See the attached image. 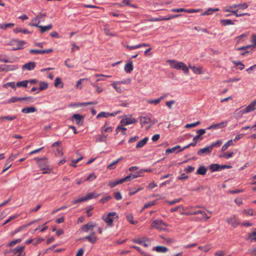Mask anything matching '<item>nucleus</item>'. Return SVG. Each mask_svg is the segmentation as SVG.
<instances>
[{
    "instance_id": "bb28decb",
    "label": "nucleus",
    "mask_w": 256,
    "mask_h": 256,
    "mask_svg": "<svg viewBox=\"0 0 256 256\" xmlns=\"http://www.w3.org/2000/svg\"><path fill=\"white\" fill-rule=\"evenodd\" d=\"M248 46H242V47H240V48H239L237 49L238 50H246V52H240V54L242 55H244L246 54V53H248L249 52L250 50H252L253 48H248Z\"/></svg>"
},
{
    "instance_id": "1a4fd4ad",
    "label": "nucleus",
    "mask_w": 256,
    "mask_h": 256,
    "mask_svg": "<svg viewBox=\"0 0 256 256\" xmlns=\"http://www.w3.org/2000/svg\"><path fill=\"white\" fill-rule=\"evenodd\" d=\"M226 222L234 228L237 227L240 224V220L235 216L227 218Z\"/></svg>"
},
{
    "instance_id": "bf43d9fd",
    "label": "nucleus",
    "mask_w": 256,
    "mask_h": 256,
    "mask_svg": "<svg viewBox=\"0 0 256 256\" xmlns=\"http://www.w3.org/2000/svg\"><path fill=\"white\" fill-rule=\"evenodd\" d=\"M107 138V136H105L104 134H102V136H99L97 140V142H106Z\"/></svg>"
},
{
    "instance_id": "13d9d810",
    "label": "nucleus",
    "mask_w": 256,
    "mask_h": 256,
    "mask_svg": "<svg viewBox=\"0 0 256 256\" xmlns=\"http://www.w3.org/2000/svg\"><path fill=\"white\" fill-rule=\"evenodd\" d=\"M162 100V98H158L156 100H148V102L150 104H154L155 105H156L158 104H159Z\"/></svg>"
},
{
    "instance_id": "680f3d73",
    "label": "nucleus",
    "mask_w": 256,
    "mask_h": 256,
    "mask_svg": "<svg viewBox=\"0 0 256 256\" xmlns=\"http://www.w3.org/2000/svg\"><path fill=\"white\" fill-rule=\"evenodd\" d=\"M232 62L236 66H241V68H238V69L240 70H242L244 68V65L240 62H236L234 60H232Z\"/></svg>"
},
{
    "instance_id": "0e129e2a",
    "label": "nucleus",
    "mask_w": 256,
    "mask_h": 256,
    "mask_svg": "<svg viewBox=\"0 0 256 256\" xmlns=\"http://www.w3.org/2000/svg\"><path fill=\"white\" fill-rule=\"evenodd\" d=\"M14 31L15 33H18L20 32H23L24 34H30V32L27 30H22L21 28H15L14 29Z\"/></svg>"
},
{
    "instance_id": "c85d7f7f",
    "label": "nucleus",
    "mask_w": 256,
    "mask_h": 256,
    "mask_svg": "<svg viewBox=\"0 0 256 256\" xmlns=\"http://www.w3.org/2000/svg\"><path fill=\"white\" fill-rule=\"evenodd\" d=\"M16 118V116H6L0 117V121L3 122L4 120L11 121Z\"/></svg>"
},
{
    "instance_id": "a19ab883",
    "label": "nucleus",
    "mask_w": 256,
    "mask_h": 256,
    "mask_svg": "<svg viewBox=\"0 0 256 256\" xmlns=\"http://www.w3.org/2000/svg\"><path fill=\"white\" fill-rule=\"evenodd\" d=\"M252 44L250 45H248V48H256V34H253L252 36V40H251Z\"/></svg>"
},
{
    "instance_id": "c9c22d12",
    "label": "nucleus",
    "mask_w": 256,
    "mask_h": 256,
    "mask_svg": "<svg viewBox=\"0 0 256 256\" xmlns=\"http://www.w3.org/2000/svg\"><path fill=\"white\" fill-rule=\"evenodd\" d=\"M18 69V67L14 65L6 66V68H2V71H11Z\"/></svg>"
},
{
    "instance_id": "20e7f679",
    "label": "nucleus",
    "mask_w": 256,
    "mask_h": 256,
    "mask_svg": "<svg viewBox=\"0 0 256 256\" xmlns=\"http://www.w3.org/2000/svg\"><path fill=\"white\" fill-rule=\"evenodd\" d=\"M118 218V216L116 212L108 213L106 216H103L102 219L106 222L108 226H112L114 219Z\"/></svg>"
},
{
    "instance_id": "e433bc0d",
    "label": "nucleus",
    "mask_w": 256,
    "mask_h": 256,
    "mask_svg": "<svg viewBox=\"0 0 256 256\" xmlns=\"http://www.w3.org/2000/svg\"><path fill=\"white\" fill-rule=\"evenodd\" d=\"M24 248L25 247L24 246H17L12 250V252L14 254H22V253Z\"/></svg>"
},
{
    "instance_id": "b1692460",
    "label": "nucleus",
    "mask_w": 256,
    "mask_h": 256,
    "mask_svg": "<svg viewBox=\"0 0 256 256\" xmlns=\"http://www.w3.org/2000/svg\"><path fill=\"white\" fill-rule=\"evenodd\" d=\"M220 10L218 8H209L206 10L203 14H201V16H208L212 14L213 12H218Z\"/></svg>"
},
{
    "instance_id": "f704fd0d",
    "label": "nucleus",
    "mask_w": 256,
    "mask_h": 256,
    "mask_svg": "<svg viewBox=\"0 0 256 256\" xmlns=\"http://www.w3.org/2000/svg\"><path fill=\"white\" fill-rule=\"evenodd\" d=\"M234 144H233V141L232 140H229L228 141L222 146V152H224L225 150H226L230 146H232Z\"/></svg>"
},
{
    "instance_id": "2f4dec72",
    "label": "nucleus",
    "mask_w": 256,
    "mask_h": 256,
    "mask_svg": "<svg viewBox=\"0 0 256 256\" xmlns=\"http://www.w3.org/2000/svg\"><path fill=\"white\" fill-rule=\"evenodd\" d=\"M124 70L127 73H130L133 70V64L132 61L125 65Z\"/></svg>"
},
{
    "instance_id": "79ce46f5",
    "label": "nucleus",
    "mask_w": 256,
    "mask_h": 256,
    "mask_svg": "<svg viewBox=\"0 0 256 256\" xmlns=\"http://www.w3.org/2000/svg\"><path fill=\"white\" fill-rule=\"evenodd\" d=\"M96 102H82V103H78L74 104V106H85L90 104H97Z\"/></svg>"
},
{
    "instance_id": "5fc2aeb1",
    "label": "nucleus",
    "mask_w": 256,
    "mask_h": 256,
    "mask_svg": "<svg viewBox=\"0 0 256 256\" xmlns=\"http://www.w3.org/2000/svg\"><path fill=\"white\" fill-rule=\"evenodd\" d=\"M122 159V158H118L116 160L112 162L111 164H110L108 166V168L109 170H111V169L113 168V166H114L116 164H118L120 161V160Z\"/></svg>"
},
{
    "instance_id": "3c124183",
    "label": "nucleus",
    "mask_w": 256,
    "mask_h": 256,
    "mask_svg": "<svg viewBox=\"0 0 256 256\" xmlns=\"http://www.w3.org/2000/svg\"><path fill=\"white\" fill-rule=\"evenodd\" d=\"M48 88V84L46 82H41L40 83V90H46Z\"/></svg>"
},
{
    "instance_id": "2eb2a0df",
    "label": "nucleus",
    "mask_w": 256,
    "mask_h": 256,
    "mask_svg": "<svg viewBox=\"0 0 256 256\" xmlns=\"http://www.w3.org/2000/svg\"><path fill=\"white\" fill-rule=\"evenodd\" d=\"M72 119L76 120L78 126H82L84 122V117L79 114H74L72 116Z\"/></svg>"
},
{
    "instance_id": "864d4df0",
    "label": "nucleus",
    "mask_w": 256,
    "mask_h": 256,
    "mask_svg": "<svg viewBox=\"0 0 256 256\" xmlns=\"http://www.w3.org/2000/svg\"><path fill=\"white\" fill-rule=\"evenodd\" d=\"M19 154H20V152H18L16 154H11V155L10 156V157L8 158V162L13 161L14 160H15L16 158H17V157L18 156Z\"/></svg>"
},
{
    "instance_id": "603ef678",
    "label": "nucleus",
    "mask_w": 256,
    "mask_h": 256,
    "mask_svg": "<svg viewBox=\"0 0 256 256\" xmlns=\"http://www.w3.org/2000/svg\"><path fill=\"white\" fill-rule=\"evenodd\" d=\"M2 86L4 88H8V86H10L12 88H16V84L14 82H8L4 84Z\"/></svg>"
},
{
    "instance_id": "f257e3e1",
    "label": "nucleus",
    "mask_w": 256,
    "mask_h": 256,
    "mask_svg": "<svg viewBox=\"0 0 256 256\" xmlns=\"http://www.w3.org/2000/svg\"><path fill=\"white\" fill-rule=\"evenodd\" d=\"M255 110H256V100L252 102L244 109L242 110H236L234 112V116L236 118H238L244 114L248 113Z\"/></svg>"
},
{
    "instance_id": "72a5a7b5",
    "label": "nucleus",
    "mask_w": 256,
    "mask_h": 256,
    "mask_svg": "<svg viewBox=\"0 0 256 256\" xmlns=\"http://www.w3.org/2000/svg\"><path fill=\"white\" fill-rule=\"evenodd\" d=\"M234 154V152H224L221 154L220 155V158H225L228 159L230 158H232L233 155Z\"/></svg>"
},
{
    "instance_id": "37998d69",
    "label": "nucleus",
    "mask_w": 256,
    "mask_h": 256,
    "mask_svg": "<svg viewBox=\"0 0 256 256\" xmlns=\"http://www.w3.org/2000/svg\"><path fill=\"white\" fill-rule=\"evenodd\" d=\"M210 170L212 172L219 170L220 168V165L218 164H212L210 166Z\"/></svg>"
},
{
    "instance_id": "6e6552de",
    "label": "nucleus",
    "mask_w": 256,
    "mask_h": 256,
    "mask_svg": "<svg viewBox=\"0 0 256 256\" xmlns=\"http://www.w3.org/2000/svg\"><path fill=\"white\" fill-rule=\"evenodd\" d=\"M137 122L138 120L135 118L126 116L121 120L120 123L123 126H124L136 123Z\"/></svg>"
},
{
    "instance_id": "7c9ffc66",
    "label": "nucleus",
    "mask_w": 256,
    "mask_h": 256,
    "mask_svg": "<svg viewBox=\"0 0 256 256\" xmlns=\"http://www.w3.org/2000/svg\"><path fill=\"white\" fill-rule=\"evenodd\" d=\"M207 172V169L204 166H200L198 169L196 174L204 175Z\"/></svg>"
},
{
    "instance_id": "423d86ee",
    "label": "nucleus",
    "mask_w": 256,
    "mask_h": 256,
    "mask_svg": "<svg viewBox=\"0 0 256 256\" xmlns=\"http://www.w3.org/2000/svg\"><path fill=\"white\" fill-rule=\"evenodd\" d=\"M99 196H100V194H97L95 192H90V193L88 194L85 197L80 198H78L77 200H72V203L73 204H76L78 202L86 201L88 200H90V199H92L94 198H96L98 197Z\"/></svg>"
},
{
    "instance_id": "9b49d317",
    "label": "nucleus",
    "mask_w": 256,
    "mask_h": 256,
    "mask_svg": "<svg viewBox=\"0 0 256 256\" xmlns=\"http://www.w3.org/2000/svg\"><path fill=\"white\" fill-rule=\"evenodd\" d=\"M120 112V111H119V110L114 112H112V113L102 112H100L96 116V118H108L110 116H114L117 114H119Z\"/></svg>"
},
{
    "instance_id": "dca6fc26",
    "label": "nucleus",
    "mask_w": 256,
    "mask_h": 256,
    "mask_svg": "<svg viewBox=\"0 0 256 256\" xmlns=\"http://www.w3.org/2000/svg\"><path fill=\"white\" fill-rule=\"evenodd\" d=\"M186 215H196V214H202L204 218H205L206 220H208L210 218V216H208L206 212L202 210H195V211H191L188 212L186 214Z\"/></svg>"
},
{
    "instance_id": "58836bf2",
    "label": "nucleus",
    "mask_w": 256,
    "mask_h": 256,
    "mask_svg": "<svg viewBox=\"0 0 256 256\" xmlns=\"http://www.w3.org/2000/svg\"><path fill=\"white\" fill-rule=\"evenodd\" d=\"M140 121L142 124H148L150 122V118L148 116H140Z\"/></svg>"
},
{
    "instance_id": "5701e85b",
    "label": "nucleus",
    "mask_w": 256,
    "mask_h": 256,
    "mask_svg": "<svg viewBox=\"0 0 256 256\" xmlns=\"http://www.w3.org/2000/svg\"><path fill=\"white\" fill-rule=\"evenodd\" d=\"M40 22V20L38 18L35 17L32 20L31 22L29 24V26L38 28Z\"/></svg>"
},
{
    "instance_id": "e2e57ef3",
    "label": "nucleus",
    "mask_w": 256,
    "mask_h": 256,
    "mask_svg": "<svg viewBox=\"0 0 256 256\" xmlns=\"http://www.w3.org/2000/svg\"><path fill=\"white\" fill-rule=\"evenodd\" d=\"M83 157L82 156H80V158H76V160H72V163H70V164L71 166H72L74 167H76V164L78 163L79 161L82 160Z\"/></svg>"
},
{
    "instance_id": "c756f323",
    "label": "nucleus",
    "mask_w": 256,
    "mask_h": 256,
    "mask_svg": "<svg viewBox=\"0 0 256 256\" xmlns=\"http://www.w3.org/2000/svg\"><path fill=\"white\" fill-rule=\"evenodd\" d=\"M38 28H40V32L44 33L45 32L48 31L50 30H51L52 28V26L51 24H50L46 26H39Z\"/></svg>"
},
{
    "instance_id": "49530a36",
    "label": "nucleus",
    "mask_w": 256,
    "mask_h": 256,
    "mask_svg": "<svg viewBox=\"0 0 256 256\" xmlns=\"http://www.w3.org/2000/svg\"><path fill=\"white\" fill-rule=\"evenodd\" d=\"M236 8V4H234L231 6H227L224 8V11L225 12H231L233 10L234 8Z\"/></svg>"
},
{
    "instance_id": "39448f33",
    "label": "nucleus",
    "mask_w": 256,
    "mask_h": 256,
    "mask_svg": "<svg viewBox=\"0 0 256 256\" xmlns=\"http://www.w3.org/2000/svg\"><path fill=\"white\" fill-rule=\"evenodd\" d=\"M168 225L160 219L156 220L152 222V228H156L160 230H164Z\"/></svg>"
},
{
    "instance_id": "9d476101",
    "label": "nucleus",
    "mask_w": 256,
    "mask_h": 256,
    "mask_svg": "<svg viewBox=\"0 0 256 256\" xmlns=\"http://www.w3.org/2000/svg\"><path fill=\"white\" fill-rule=\"evenodd\" d=\"M196 132L197 134V135H196L193 138L192 140L194 142H198L203 140V138L202 136L206 133V130L205 129H200V130H196Z\"/></svg>"
},
{
    "instance_id": "4be33fe9",
    "label": "nucleus",
    "mask_w": 256,
    "mask_h": 256,
    "mask_svg": "<svg viewBox=\"0 0 256 256\" xmlns=\"http://www.w3.org/2000/svg\"><path fill=\"white\" fill-rule=\"evenodd\" d=\"M36 111V108L33 106L24 108L22 110V112L25 114L34 112Z\"/></svg>"
},
{
    "instance_id": "a878e982",
    "label": "nucleus",
    "mask_w": 256,
    "mask_h": 256,
    "mask_svg": "<svg viewBox=\"0 0 256 256\" xmlns=\"http://www.w3.org/2000/svg\"><path fill=\"white\" fill-rule=\"evenodd\" d=\"M148 140V138L146 137L142 140L138 141L136 145V148H142L146 144Z\"/></svg>"
},
{
    "instance_id": "4c0bfd02",
    "label": "nucleus",
    "mask_w": 256,
    "mask_h": 256,
    "mask_svg": "<svg viewBox=\"0 0 256 256\" xmlns=\"http://www.w3.org/2000/svg\"><path fill=\"white\" fill-rule=\"evenodd\" d=\"M220 22L223 26H226L228 25H233L234 22L230 20H221Z\"/></svg>"
},
{
    "instance_id": "aec40b11",
    "label": "nucleus",
    "mask_w": 256,
    "mask_h": 256,
    "mask_svg": "<svg viewBox=\"0 0 256 256\" xmlns=\"http://www.w3.org/2000/svg\"><path fill=\"white\" fill-rule=\"evenodd\" d=\"M36 67V63L34 62H28L22 66V68L26 69L28 70H34Z\"/></svg>"
},
{
    "instance_id": "cd10ccee",
    "label": "nucleus",
    "mask_w": 256,
    "mask_h": 256,
    "mask_svg": "<svg viewBox=\"0 0 256 256\" xmlns=\"http://www.w3.org/2000/svg\"><path fill=\"white\" fill-rule=\"evenodd\" d=\"M95 225L92 223L89 222L82 226V229L86 232H88L89 230H92Z\"/></svg>"
},
{
    "instance_id": "6ab92c4d",
    "label": "nucleus",
    "mask_w": 256,
    "mask_h": 256,
    "mask_svg": "<svg viewBox=\"0 0 256 256\" xmlns=\"http://www.w3.org/2000/svg\"><path fill=\"white\" fill-rule=\"evenodd\" d=\"M112 131V128L108 126V122H106L104 125L101 128V132L104 134L106 132H111Z\"/></svg>"
},
{
    "instance_id": "09e8293b",
    "label": "nucleus",
    "mask_w": 256,
    "mask_h": 256,
    "mask_svg": "<svg viewBox=\"0 0 256 256\" xmlns=\"http://www.w3.org/2000/svg\"><path fill=\"white\" fill-rule=\"evenodd\" d=\"M83 239L88 240L90 242L94 244L96 242V237L91 236H86L83 238Z\"/></svg>"
},
{
    "instance_id": "4468645a",
    "label": "nucleus",
    "mask_w": 256,
    "mask_h": 256,
    "mask_svg": "<svg viewBox=\"0 0 256 256\" xmlns=\"http://www.w3.org/2000/svg\"><path fill=\"white\" fill-rule=\"evenodd\" d=\"M26 44V42L24 40H14L13 41L12 45L16 46L13 48V50H18L22 49L24 48V45Z\"/></svg>"
},
{
    "instance_id": "052dcab7",
    "label": "nucleus",
    "mask_w": 256,
    "mask_h": 256,
    "mask_svg": "<svg viewBox=\"0 0 256 256\" xmlns=\"http://www.w3.org/2000/svg\"><path fill=\"white\" fill-rule=\"evenodd\" d=\"M11 162H8V158L6 160V161L4 163V168L2 172L4 173L6 172L9 168H10L12 166V164H10Z\"/></svg>"
},
{
    "instance_id": "6e6d98bb",
    "label": "nucleus",
    "mask_w": 256,
    "mask_h": 256,
    "mask_svg": "<svg viewBox=\"0 0 256 256\" xmlns=\"http://www.w3.org/2000/svg\"><path fill=\"white\" fill-rule=\"evenodd\" d=\"M150 244V241L146 237L143 238L142 245L145 247H148Z\"/></svg>"
},
{
    "instance_id": "a18cd8bd",
    "label": "nucleus",
    "mask_w": 256,
    "mask_h": 256,
    "mask_svg": "<svg viewBox=\"0 0 256 256\" xmlns=\"http://www.w3.org/2000/svg\"><path fill=\"white\" fill-rule=\"evenodd\" d=\"M248 4L246 3L236 4V8H238V10H244L248 8Z\"/></svg>"
},
{
    "instance_id": "f03ea898",
    "label": "nucleus",
    "mask_w": 256,
    "mask_h": 256,
    "mask_svg": "<svg viewBox=\"0 0 256 256\" xmlns=\"http://www.w3.org/2000/svg\"><path fill=\"white\" fill-rule=\"evenodd\" d=\"M168 63L171 68L176 70H182L184 72L188 74L189 72L188 67L182 62H177L175 60H168L166 61Z\"/></svg>"
},
{
    "instance_id": "473e14b6",
    "label": "nucleus",
    "mask_w": 256,
    "mask_h": 256,
    "mask_svg": "<svg viewBox=\"0 0 256 256\" xmlns=\"http://www.w3.org/2000/svg\"><path fill=\"white\" fill-rule=\"evenodd\" d=\"M180 146L179 145L176 146H174L171 148H168L166 150V154H170V153L174 152L177 150H180Z\"/></svg>"
},
{
    "instance_id": "de8ad7c7",
    "label": "nucleus",
    "mask_w": 256,
    "mask_h": 256,
    "mask_svg": "<svg viewBox=\"0 0 256 256\" xmlns=\"http://www.w3.org/2000/svg\"><path fill=\"white\" fill-rule=\"evenodd\" d=\"M248 239L250 242H256V230L248 234Z\"/></svg>"
},
{
    "instance_id": "8fccbe9b",
    "label": "nucleus",
    "mask_w": 256,
    "mask_h": 256,
    "mask_svg": "<svg viewBox=\"0 0 256 256\" xmlns=\"http://www.w3.org/2000/svg\"><path fill=\"white\" fill-rule=\"evenodd\" d=\"M222 140H218L216 142H212L210 146H212V150L214 147L218 148L222 144Z\"/></svg>"
},
{
    "instance_id": "7ed1b4c3",
    "label": "nucleus",
    "mask_w": 256,
    "mask_h": 256,
    "mask_svg": "<svg viewBox=\"0 0 256 256\" xmlns=\"http://www.w3.org/2000/svg\"><path fill=\"white\" fill-rule=\"evenodd\" d=\"M137 176V175L130 174V175L126 176L124 178L120 179L116 181L110 182L108 184L111 188H114L117 186L118 184H121L126 182L130 181L133 180L134 178H136Z\"/></svg>"
},
{
    "instance_id": "338daca9",
    "label": "nucleus",
    "mask_w": 256,
    "mask_h": 256,
    "mask_svg": "<svg viewBox=\"0 0 256 256\" xmlns=\"http://www.w3.org/2000/svg\"><path fill=\"white\" fill-rule=\"evenodd\" d=\"M111 198H112V196H106L105 197L102 198L100 200V202L102 204H104L106 202H107L108 201L110 200Z\"/></svg>"
},
{
    "instance_id": "ea45409f",
    "label": "nucleus",
    "mask_w": 256,
    "mask_h": 256,
    "mask_svg": "<svg viewBox=\"0 0 256 256\" xmlns=\"http://www.w3.org/2000/svg\"><path fill=\"white\" fill-rule=\"evenodd\" d=\"M14 24L13 23L2 24H0V29L6 30L8 28L14 26Z\"/></svg>"
},
{
    "instance_id": "f3484780",
    "label": "nucleus",
    "mask_w": 256,
    "mask_h": 256,
    "mask_svg": "<svg viewBox=\"0 0 256 256\" xmlns=\"http://www.w3.org/2000/svg\"><path fill=\"white\" fill-rule=\"evenodd\" d=\"M23 100L22 97H17V96H12L10 98L6 100L2 103L4 104H10V103H14L20 100Z\"/></svg>"
},
{
    "instance_id": "412c9836",
    "label": "nucleus",
    "mask_w": 256,
    "mask_h": 256,
    "mask_svg": "<svg viewBox=\"0 0 256 256\" xmlns=\"http://www.w3.org/2000/svg\"><path fill=\"white\" fill-rule=\"evenodd\" d=\"M153 250L158 252L165 253L168 251V248L164 246H158L153 248Z\"/></svg>"
},
{
    "instance_id": "f8f14e48",
    "label": "nucleus",
    "mask_w": 256,
    "mask_h": 256,
    "mask_svg": "<svg viewBox=\"0 0 256 256\" xmlns=\"http://www.w3.org/2000/svg\"><path fill=\"white\" fill-rule=\"evenodd\" d=\"M212 151V146H210L206 148L200 149L198 152V154L199 156H204L210 154Z\"/></svg>"
},
{
    "instance_id": "ddd939ff",
    "label": "nucleus",
    "mask_w": 256,
    "mask_h": 256,
    "mask_svg": "<svg viewBox=\"0 0 256 256\" xmlns=\"http://www.w3.org/2000/svg\"><path fill=\"white\" fill-rule=\"evenodd\" d=\"M53 52V50L49 48L45 50L32 49L30 50V52L32 54H45L51 53Z\"/></svg>"
},
{
    "instance_id": "393cba45",
    "label": "nucleus",
    "mask_w": 256,
    "mask_h": 256,
    "mask_svg": "<svg viewBox=\"0 0 256 256\" xmlns=\"http://www.w3.org/2000/svg\"><path fill=\"white\" fill-rule=\"evenodd\" d=\"M189 67L192 70L194 73L196 74H202V69L201 67H196L194 66H189Z\"/></svg>"
},
{
    "instance_id": "774afa93",
    "label": "nucleus",
    "mask_w": 256,
    "mask_h": 256,
    "mask_svg": "<svg viewBox=\"0 0 256 256\" xmlns=\"http://www.w3.org/2000/svg\"><path fill=\"white\" fill-rule=\"evenodd\" d=\"M96 176L94 174V173H92L90 174L87 178L85 180L86 181H92L96 178Z\"/></svg>"
},
{
    "instance_id": "a211bd4d",
    "label": "nucleus",
    "mask_w": 256,
    "mask_h": 256,
    "mask_svg": "<svg viewBox=\"0 0 256 256\" xmlns=\"http://www.w3.org/2000/svg\"><path fill=\"white\" fill-rule=\"evenodd\" d=\"M227 124V122H222L216 124H212L210 126H208L207 129L208 130H211V129H218L220 128H222L224 127L225 126H226Z\"/></svg>"
},
{
    "instance_id": "4d7b16f0",
    "label": "nucleus",
    "mask_w": 256,
    "mask_h": 256,
    "mask_svg": "<svg viewBox=\"0 0 256 256\" xmlns=\"http://www.w3.org/2000/svg\"><path fill=\"white\" fill-rule=\"evenodd\" d=\"M142 189H143V188H142V187L139 188H138L137 189H136V188L131 189L130 188V189L129 195L130 196L134 195L135 194L137 193L140 190H142Z\"/></svg>"
},
{
    "instance_id": "69168bd1",
    "label": "nucleus",
    "mask_w": 256,
    "mask_h": 256,
    "mask_svg": "<svg viewBox=\"0 0 256 256\" xmlns=\"http://www.w3.org/2000/svg\"><path fill=\"white\" fill-rule=\"evenodd\" d=\"M22 238H18V239L14 240H12L8 244V246H13L16 244L20 243L22 241Z\"/></svg>"
},
{
    "instance_id": "c03bdc74",
    "label": "nucleus",
    "mask_w": 256,
    "mask_h": 256,
    "mask_svg": "<svg viewBox=\"0 0 256 256\" xmlns=\"http://www.w3.org/2000/svg\"><path fill=\"white\" fill-rule=\"evenodd\" d=\"M28 81L27 80L18 82L16 84V86L18 87H27Z\"/></svg>"
},
{
    "instance_id": "0eeeda50",
    "label": "nucleus",
    "mask_w": 256,
    "mask_h": 256,
    "mask_svg": "<svg viewBox=\"0 0 256 256\" xmlns=\"http://www.w3.org/2000/svg\"><path fill=\"white\" fill-rule=\"evenodd\" d=\"M37 163L42 170H49V164L46 158H35Z\"/></svg>"
}]
</instances>
